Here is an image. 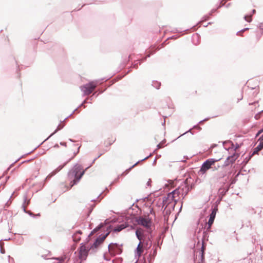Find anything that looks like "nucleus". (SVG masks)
Returning a JSON list of instances; mask_svg holds the SVG:
<instances>
[{"label": "nucleus", "instance_id": "nucleus-3", "mask_svg": "<svg viewBox=\"0 0 263 263\" xmlns=\"http://www.w3.org/2000/svg\"><path fill=\"white\" fill-rule=\"evenodd\" d=\"M86 169H84L82 165L77 164L69 172L68 179L70 181L69 187L71 189L74 184L78 182L84 174Z\"/></svg>", "mask_w": 263, "mask_h": 263}, {"label": "nucleus", "instance_id": "nucleus-10", "mask_svg": "<svg viewBox=\"0 0 263 263\" xmlns=\"http://www.w3.org/2000/svg\"><path fill=\"white\" fill-rule=\"evenodd\" d=\"M107 235L108 234L101 238H97L96 241L94 242L93 247H94L95 248H97L100 245H101L104 241Z\"/></svg>", "mask_w": 263, "mask_h": 263}, {"label": "nucleus", "instance_id": "nucleus-5", "mask_svg": "<svg viewBox=\"0 0 263 263\" xmlns=\"http://www.w3.org/2000/svg\"><path fill=\"white\" fill-rule=\"evenodd\" d=\"M97 85V84L96 82L92 81L86 85L82 86L80 88L85 95H89L94 90Z\"/></svg>", "mask_w": 263, "mask_h": 263}, {"label": "nucleus", "instance_id": "nucleus-4", "mask_svg": "<svg viewBox=\"0 0 263 263\" xmlns=\"http://www.w3.org/2000/svg\"><path fill=\"white\" fill-rule=\"evenodd\" d=\"M219 160H216L214 159H209L206 160L202 165L201 168L200 170L202 173H205L210 168H214L217 170L220 167V165L216 166L215 163Z\"/></svg>", "mask_w": 263, "mask_h": 263}, {"label": "nucleus", "instance_id": "nucleus-19", "mask_svg": "<svg viewBox=\"0 0 263 263\" xmlns=\"http://www.w3.org/2000/svg\"><path fill=\"white\" fill-rule=\"evenodd\" d=\"M249 105H254L255 106H257V107L259 106L258 102H255L253 103H250Z\"/></svg>", "mask_w": 263, "mask_h": 263}, {"label": "nucleus", "instance_id": "nucleus-20", "mask_svg": "<svg viewBox=\"0 0 263 263\" xmlns=\"http://www.w3.org/2000/svg\"><path fill=\"white\" fill-rule=\"evenodd\" d=\"M203 247H202V255H201V261H202L203 259Z\"/></svg>", "mask_w": 263, "mask_h": 263}, {"label": "nucleus", "instance_id": "nucleus-13", "mask_svg": "<svg viewBox=\"0 0 263 263\" xmlns=\"http://www.w3.org/2000/svg\"><path fill=\"white\" fill-rule=\"evenodd\" d=\"M238 154L235 153L232 156L228 157L227 160L229 161V163H233L235 160L238 158Z\"/></svg>", "mask_w": 263, "mask_h": 263}, {"label": "nucleus", "instance_id": "nucleus-24", "mask_svg": "<svg viewBox=\"0 0 263 263\" xmlns=\"http://www.w3.org/2000/svg\"><path fill=\"white\" fill-rule=\"evenodd\" d=\"M249 28H246V29H244L243 30H242V31H245V30H248Z\"/></svg>", "mask_w": 263, "mask_h": 263}, {"label": "nucleus", "instance_id": "nucleus-21", "mask_svg": "<svg viewBox=\"0 0 263 263\" xmlns=\"http://www.w3.org/2000/svg\"><path fill=\"white\" fill-rule=\"evenodd\" d=\"M61 129V128H58L55 131L54 133H53L51 135H53L54 133H55L58 130H60Z\"/></svg>", "mask_w": 263, "mask_h": 263}, {"label": "nucleus", "instance_id": "nucleus-11", "mask_svg": "<svg viewBox=\"0 0 263 263\" xmlns=\"http://www.w3.org/2000/svg\"><path fill=\"white\" fill-rule=\"evenodd\" d=\"M263 148V141H260L259 144L254 149L252 155L257 154L258 152Z\"/></svg>", "mask_w": 263, "mask_h": 263}, {"label": "nucleus", "instance_id": "nucleus-9", "mask_svg": "<svg viewBox=\"0 0 263 263\" xmlns=\"http://www.w3.org/2000/svg\"><path fill=\"white\" fill-rule=\"evenodd\" d=\"M88 249L85 246H81L80 248V257L82 258L87 255Z\"/></svg>", "mask_w": 263, "mask_h": 263}, {"label": "nucleus", "instance_id": "nucleus-23", "mask_svg": "<svg viewBox=\"0 0 263 263\" xmlns=\"http://www.w3.org/2000/svg\"><path fill=\"white\" fill-rule=\"evenodd\" d=\"M256 11L255 9L253 10V14H254L255 13Z\"/></svg>", "mask_w": 263, "mask_h": 263}, {"label": "nucleus", "instance_id": "nucleus-16", "mask_svg": "<svg viewBox=\"0 0 263 263\" xmlns=\"http://www.w3.org/2000/svg\"><path fill=\"white\" fill-rule=\"evenodd\" d=\"M252 15H246L244 17L245 20L248 22H251L252 20Z\"/></svg>", "mask_w": 263, "mask_h": 263}, {"label": "nucleus", "instance_id": "nucleus-7", "mask_svg": "<svg viewBox=\"0 0 263 263\" xmlns=\"http://www.w3.org/2000/svg\"><path fill=\"white\" fill-rule=\"evenodd\" d=\"M217 211V208H214L213 209L212 212L210 215V218H209V221L208 222V224L209 225V227L208 228V229H210L211 228V226L213 223V222L215 218Z\"/></svg>", "mask_w": 263, "mask_h": 263}, {"label": "nucleus", "instance_id": "nucleus-18", "mask_svg": "<svg viewBox=\"0 0 263 263\" xmlns=\"http://www.w3.org/2000/svg\"><path fill=\"white\" fill-rule=\"evenodd\" d=\"M263 113V110H261L258 114H256L255 116V118L256 119V120H258L260 119V116Z\"/></svg>", "mask_w": 263, "mask_h": 263}, {"label": "nucleus", "instance_id": "nucleus-12", "mask_svg": "<svg viewBox=\"0 0 263 263\" xmlns=\"http://www.w3.org/2000/svg\"><path fill=\"white\" fill-rule=\"evenodd\" d=\"M127 227V224L126 223H123V224L118 225L114 228V231L119 232L121 231V230H122L123 229L126 228Z\"/></svg>", "mask_w": 263, "mask_h": 263}, {"label": "nucleus", "instance_id": "nucleus-25", "mask_svg": "<svg viewBox=\"0 0 263 263\" xmlns=\"http://www.w3.org/2000/svg\"><path fill=\"white\" fill-rule=\"evenodd\" d=\"M147 183H148V185H149V184H150V182H149V181H148Z\"/></svg>", "mask_w": 263, "mask_h": 263}, {"label": "nucleus", "instance_id": "nucleus-8", "mask_svg": "<svg viewBox=\"0 0 263 263\" xmlns=\"http://www.w3.org/2000/svg\"><path fill=\"white\" fill-rule=\"evenodd\" d=\"M143 241L144 240H143ZM143 251L144 249L142 240H140V242L139 243L136 250V255L138 257V258L141 256Z\"/></svg>", "mask_w": 263, "mask_h": 263}, {"label": "nucleus", "instance_id": "nucleus-1", "mask_svg": "<svg viewBox=\"0 0 263 263\" xmlns=\"http://www.w3.org/2000/svg\"><path fill=\"white\" fill-rule=\"evenodd\" d=\"M138 225L143 227V228H138L136 231V234L139 240H144L147 238L150 240L149 234L152 232V220L148 216H140L136 220Z\"/></svg>", "mask_w": 263, "mask_h": 263}, {"label": "nucleus", "instance_id": "nucleus-22", "mask_svg": "<svg viewBox=\"0 0 263 263\" xmlns=\"http://www.w3.org/2000/svg\"><path fill=\"white\" fill-rule=\"evenodd\" d=\"M157 146H158V148H161V146H160V144H158V145H157Z\"/></svg>", "mask_w": 263, "mask_h": 263}, {"label": "nucleus", "instance_id": "nucleus-17", "mask_svg": "<svg viewBox=\"0 0 263 263\" xmlns=\"http://www.w3.org/2000/svg\"><path fill=\"white\" fill-rule=\"evenodd\" d=\"M138 163H136V164H135L134 165H133L132 167H130L129 168L126 170L123 173V175H127L128 172L133 168Z\"/></svg>", "mask_w": 263, "mask_h": 263}, {"label": "nucleus", "instance_id": "nucleus-2", "mask_svg": "<svg viewBox=\"0 0 263 263\" xmlns=\"http://www.w3.org/2000/svg\"><path fill=\"white\" fill-rule=\"evenodd\" d=\"M191 189V187H190L187 183V179H186L183 184L167 195V199L170 201H174V205H175L181 198H183L187 194Z\"/></svg>", "mask_w": 263, "mask_h": 263}, {"label": "nucleus", "instance_id": "nucleus-15", "mask_svg": "<svg viewBox=\"0 0 263 263\" xmlns=\"http://www.w3.org/2000/svg\"><path fill=\"white\" fill-rule=\"evenodd\" d=\"M81 234H82V232H80V231H79V232L76 233L73 235V241H76V242L79 241L81 239V238H80L79 235Z\"/></svg>", "mask_w": 263, "mask_h": 263}, {"label": "nucleus", "instance_id": "nucleus-14", "mask_svg": "<svg viewBox=\"0 0 263 263\" xmlns=\"http://www.w3.org/2000/svg\"><path fill=\"white\" fill-rule=\"evenodd\" d=\"M115 141H116V138L113 136H111L110 137H109L106 140H105V143L106 145H110Z\"/></svg>", "mask_w": 263, "mask_h": 263}, {"label": "nucleus", "instance_id": "nucleus-6", "mask_svg": "<svg viewBox=\"0 0 263 263\" xmlns=\"http://www.w3.org/2000/svg\"><path fill=\"white\" fill-rule=\"evenodd\" d=\"M108 251L110 254L115 256L121 253L122 250L120 246L117 243H110L108 246Z\"/></svg>", "mask_w": 263, "mask_h": 263}]
</instances>
